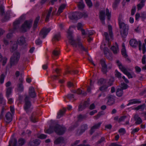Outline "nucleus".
Instances as JSON below:
<instances>
[{"instance_id": "nucleus-14", "label": "nucleus", "mask_w": 146, "mask_h": 146, "mask_svg": "<svg viewBox=\"0 0 146 146\" xmlns=\"http://www.w3.org/2000/svg\"><path fill=\"white\" fill-rule=\"evenodd\" d=\"M101 124L102 122H98L97 123L95 124L91 128L90 131V134L91 135H92L95 132L96 129H98L100 128Z\"/></svg>"}, {"instance_id": "nucleus-47", "label": "nucleus", "mask_w": 146, "mask_h": 146, "mask_svg": "<svg viewBox=\"0 0 146 146\" xmlns=\"http://www.w3.org/2000/svg\"><path fill=\"white\" fill-rule=\"evenodd\" d=\"M145 43H143L142 45V50L143 54H144L146 52V48L145 44H146V39L144 40Z\"/></svg>"}, {"instance_id": "nucleus-25", "label": "nucleus", "mask_w": 146, "mask_h": 146, "mask_svg": "<svg viewBox=\"0 0 146 146\" xmlns=\"http://www.w3.org/2000/svg\"><path fill=\"white\" fill-rule=\"evenodd\" d=\"M141 102V101L137 99H134L130 100L129 101V103L127 104V106H128L131 104H139Z\"/></svg>"}, {"instance_id": "nucleus-30", "label": "nucleus", "mask_w": 146, "mask_h": 146, "mask_svg": "<svg viewBox=\"0 0 146 146\" xmlns=\"http://www.w3.org/2000/svg\"><path fill=\"white\" fill-rule=\"evenodd\" d=\"M40 17L39 16H38L36 18L33 25V27L34 29H35L37 27L38 22L40 20Z\"/></svg>"}, {"instance_id": "nucleus-34", "label": "nucleus", "mask_w": 146, "mask_h": 146, "mask_svg": "<svg viewBox=\"0 0 146 146\" xmlns=\"http://www.w3.org/2000/svg\"><path fill=\"white\" fill-rule=\"evenodd\" d=\"M66 110V109H63V110H60L58 114V115L57 116V118H59L61 117L65 113Z\"/></svg>"}, {"instance_id": "nucleus-64", "label": "nucleus", "mask_w": 146, "mask_h": 146, "mask_svg": "<svg viewBox=\"0 0 146 146\" xmlns=\"http://www.w3.org/2000/svg\"><path fill=\"white\" fill-rule=\"evenodd\" d=\"M119 133H123V134L125 133L126 132L125 129L123 128L120 129L119 131Z\"/></svg>"}, {"instance_id": "nucleus-56", "label": "nucleus", "mask_w": 146, "mask_h": 146, "mask_svg": "<svg viewBox=\"0 0 146 146\" xmlns=\"http://www.w3.org/2000/svg\"><path fill=\"white\" fill-rule=\"evenodd\" d=\"M46 135L44 134H41L38 136V137L40 139H44L46 138Z\"/></svg>"}, {"instance_id": "nucleus-9", "label": "nucleus", "mask_w": 146, "mask_h": 146, "mask_svg": "<svg viewBox=\"0 0 146 146\" xmlns=\"http://www.w3.org/2000/svg\"><path fill=\"white\" fill-rule=\"evenodd\" d=\"M20 21H15L13 23V29H11L9 31L11 33L8 34L7 35V38H10L12 36V33H14L15 31L17 30L18 28V24L19 23Z\"/></svg>"}, {"instance_id": "nucleus-18", "label": "nucleus", "mask_w": 146, "mask_h": 146, "mask_svg": "<svg viewBox=\"0 0 146 146\" xmlns=\"http://www.w3.org/2000/svg\"><path fill=\"white\" fill-rule=\"evenodd\" d=\"M29 95L31 98H34L36 96L34 88L33 87H30L29 89Z\"/></svg>"}, {"instance_id": "nucleus-40", "label": "nucleus", "mask_w": 146, "mask_h": 146, "mask_svg": "<svg viewBox=\"0 0 146 146\" xmlns=\"http://www.w3.org/2000/svg\"><path fill=\"white\" fill-rule=\"evenodd\" d=\"M115 75L116 77L119 78H121L122 77L121 73L117 70H115Z\"/></svg>"}, {"instance_id": "nucleus-20", "label": "nucleus", "mask_w": 146, "mask_h": 146, "mask_svg": "<svg viewBox=\"0 0 146 146\" xmlns=\"http://www.w3.org/2000/svg\"><path fill=\"white\" fill-rule=\"evenodd\" d=\"M17 43L20 45H22L25 43V38L21 36L18 38L17 40Z\"/></svg>"}, {"instance_id": "nucleus-6", "label": "nucleus", "mask_w": 146, "mask_h": 146, "mask_svg": "<svg viewBox=\"0 0 146 146\" xmlns=\"http://www.w3.org/2000/svg\"><path fill=\"white\" fill-rule=\"evenodd\" d=\"M119 28L121 29L120 33L122 37L125 38L128 34L129 27L124 23H119Z\"/></svg>"}, {"instance_id": "nucleus-5", "label": "nucleus", "mask_w": 146, "mask_h": 146, "mask_svg": "<svg viewBox=\"0 0 146 146\" xmlns=\"http://www.w3.org/2000/svg\"><path fill=\"white\" fill-rule=\"evenodd\" d=\"M33 22V20L31 19L25 21L20 28L21 31L25 33L29 30L32 26Z\"/></svg>"}, {"instance_id": "nucleus-50", "label": "nucleus", "mask_w": 146, "mask_h": 146, "mask_svg": "<svg viewBox=\"0 0 146 146\" xmlns=\"http://www.w3.org/2000/svg\"><path fill=\"white\" fill-rule=\"evenodd\" d=\"M5 77V76L4 74H2L0 77V82L1 84L3 83Z\"/></svg>"}, {"instance_id": "nucleus-31", "label": "nucleus", "mask_w": 146, "mask_h": 146, "mask_svg": "<svg viewBox=\"0 0 146 146\" xmlns=\"http://www.w3.org/2000/svg\"><path fill=\"white\" fill-rule=\"evenodd\" d=\"M52 10H49L46 11L47 15L45 19V21L46 22H48V21L52 12Z\"/></svg>"}, {"instance_id": "nucleus-19", "label": "nucleus", "mask_w": 146, "mask_h": 146, "mask_svg": "<svg viewBox=\"0 0 146 146\" xmlns=\"http://www.w3.org/2000/svg\"><path fill=\"white\" fill-rule=\"evenodd\" d=\"M133 118L134 120L136 121L135 123L136 125L140 124L142 122L141 119L137 114H135L134 115Z\"/></svg>"}, {"instance_id": "nucleus-44", "label": "nucleus", "mask_w": 146, "mask_h": 146, "mask_svg": "<svg viewBox=\"0 0 146 146\" xmlns=\"http://www.w3.org/2000/svg\"><path fill=\"white\" fill-rule=\"evenodd\" d=\"M121 66V68L120 69L125 74L128 72V71L124 66Z\"/></svg>"}, {"instance_id": "nucleus-27", "label": "nucleus", "mask_w": 146, "mask_h": 146, "mask_svg": "<svg viewBox=\"0 0 146 146\" xmlns=\"http://www.w3.org/2000/svg\"><path fill=\"white\" fill-rule=\"evenodd\" d=\"M123 94V90L121 88H118L117 89L116 91V95L117 96L119 97L121 96Z\"/></svg>"}, {"instance_id": "nucleus-55", "label": "nucleus", "mask_w": 146, "mask_h": 146, "mask_svg": "<svg viewBox=\"0 0 146 146\" xmlns=\"http://www.w3.org/2000/svg\"><path fill=\"white\" fill-rule=\"evenodd\" d=\"M86 35H88V36H90V35H93V32L92 31H88L87 30L86 31Z\"/></svg>"}, {"instance_id": "nucleus-48", "label": "nucleus", "mask_w": 146, "mask_h": 146, "mask_svg": "<svg viewBox=\"0 0 146 146\" xmlns=\"http://www.w3.org/2000/svg\"><path fill=\"white\" fill-rule=\"evenodd\" d=\"M103 115V114L102 111L99 112L98 114L96 116H95L94 117L95 119H97L99 118L101 115Z\"/></svg>"}, {"instance_id": "nucleus-37", "label": "nucleus", "mask_w": 146, "mask_h": 146, "mask_svg": "<svg viewBox=\"0 0 146 146\" xmlns=\"http://www.w3.org/2000/svg\"><path fill=\"white\" fill-rule=\"evenodd\" d=\"M17 44L16 43L14 44L12 46L10 49V51L11 52H13L15 50H16L17 48Z\"/></svg>"}, {"instance_id": "nucleus-16", "label": "nucleus", "mask_w": 146, "mask_h": 146, "mask_svg": "<svg viewBox=\"0 0 146 146\" xmlns=\"http://www.w3.org/2000/svg\"><path fill=\"white\" fill-rule=\"evenodd\" d=\"M108 100L107 104L110 106L114 104L115 102L114 96L112 95H110L107 97Z\"/></svg>"}, {"instance_id": "nucleus-8", "label": "nucleus", "mask_w": 146, "mask_h": 146, "mask_svg": "<svg viewBox=\"0 0 146 146\" xmlns=\"http://www.w3.org/2000/svg\"><path fill=\"white\" fill-rule=\"evenodd\" d=\"M30 98L29 97L26 96L25 99V104L24 106V108L26 111L27 113H28L31 111L32 108H31V104L30 100Z\"/></svg>"}, {"instance_id": "nucleus-39", "label": "nucleus", "mask_w": 146, "mask_h": 146, "mask_svg": "<svg viewBox=\"0 0 146 146\" xmlns=\"http://www.w3.org/2000/svg\"><path fill=\"white\" fill-rule=\"evenodd\" d=\"M81 1L79 2L78 3V8L80 9H83L84 7V4L83 3V2L82 1Z\"/></svg>"}, {"instance_id": "nucleus-3", "label": "nucleus", "mask_w": 146, "mask_h": 146, "mask_svg": "<svg viewBox=\"0 0 146 146\" xmlns=\"http://www.w3.org/2000/svg\"><path fill=\"white\" fill-rule=\"evenodd\" d=\"M88 17V14L85 12L81 13L78 12H75L70 13L69 14V18L72 20H78L82 17L86 18Z\"/></svg>"}, {"instance_id": "nucleus-35", "label": "nucleus", "mask_w": 146, "mask_h": 146, "mask_svg": "<svg viewBox=\"0 0 146 146\" xmlns=\"http://www.w3.org/2000/svg\"><path fill=\"white\" fill-rule=\"evenodd\" d=\"M119 88H121L123 90H125L127 89L128 87V85L123 82L121 83V86Z\"/></svg>"}, {"instance_id": "nucleus-41", "label": "nucleus", "mask_w": 146, "mask_h": 146, "mask_svg": "<svg viewBox=\"0 0 146 146\" xmlns=\"http://www.w3.org/2000/svg\"><path fill=\"white\" fill-rule=\"evenodd\" d=\"M12 142H13V146H16L17 143V140L15 139H14L13 141H9L8 146H11V144Z\"/></svg>"}, {"instance_id": "nucleus-57", "label": "nucleus", "mask_w": 146, "mask_h": 146, "mask_svg": "<svg viewBox=\"0 0 146 146\" xmlns=\"http://www.w3.org/2000/svg\"><path fill=\"white\" fill-rule=\"evenodd\" d=\"M104 35L106 38V40L109 42V38L108 34L107 32H105L104 33Z\"/></svg>"}, {"instance_id": "nucleus-15", "label": "nucleus", "mask_w": 146, "mask_h": 146, "mask_svg": "<svg viewBox=\"0 0 146 146\" xmlns=\"http://www.w3.org/2000/svg\"><path fill=\"white\" fill-rule=\"evenodd\" d=\"M50 30V28H43L40 31L39 34V36L43 38H44Z\"/></svg>"}, {"instance_id": "nucleus-24", "label": "nucleus", "mask_w": 146, "mask_h": 146, "mask_svg": "<svg viewBox=\"0 0 146 146\" xmlns=\"http://www.w3.org/2000/svg\"><path fill=\"white\" fill-rule=\"evenodd\" d=\"M122 47L123 48L121 50L122 54L125 58H126L128 56V55L127 54L126 50L124 43L122 44Z\"/></svg>"}, {"instance_id": "nucleus-11", "label": "nucleus", "mask_w": 146, "mask_h": 146, "mask_svg": "<svg viewBox=\"0 0 146 146\" xmlns=\"http://www.w3.org/2000/svg\"><path fill=\"white\" fill-rule=\"evenodd\" d=\"M138 42L139 43V50H141L142 44L141 41L140 40L138 42L135 39H132L129 41L130 45L133 47L135 48L137 47L138 45Z\"/></svg>"}, {"instance_id": "nucleus-42", "label": "nucleus", "mask_w": 146, "mask_h": 146, "mask_svg": "<svg viewBox=\"0 0 146 146\" xmlns=\"http://www.w3.org/2000/svg\"><path fill=\"white\" fill-rule=\"evenodd\" d=\"M144 2H142V1H141V2L137 5V7L138 9H141L142 8L144 5Z\"/></svg>"}, {"instance_id": "nucleus-32", "label": "nucleus", "mask_w": 146, "mask_h": 146, "mask_svg": "<svg viewBox=\"0 0 146 146\" xmlns=\"http://www.w3.org/2000/svg\"><path fill=\"white\" fill-rule=\"evenodd\" d=\"M108 86L106 84L104 85L99 88V90L100 91H102L103 92H106Z\"/></svg>"}, {"instance_id": "nucleus-46", "label": "nucleus", "mask_w": 146, "mask_h": 146, "mask_svg": "<svg viewBox=\"0 0 146 146\" xmlns=\"http://www.w3.org/2000/svg\"><path fill=\"white\" fill-rule=\"evenodd\" d=\"M88 6L89 7L92 6V3L91 0H85Z\"/></svg>"}, {"instance_id": "nucleus-7", "label": "nucleus", "mask_w": 146, "mask_h": 146, "mask_svg": "<svg viewBox=\"0 0 146 146\" xmlns=\"http://www.w3.org/2000/svg\"><path fill=\"white\" fill-rule=\"evenodd\" d=\"M20 54L18 52H14L10 58V63L11 66L16 65L19 60Z\"/></svg>"}, {"instance_id": "nucleus-58", "label": "nucleus", "mask_w": 146, "mask_h": 146, "mask_svg": "<svg viewBox=\"0 0 146 146\" xmlns=\"http://www.w3.org/2000/svg\"><path fill=\"white\" fill-rule=\"evenodd\" d=\"M105 138L104 137H102L99 141H98L97 143L98 144L101 143L105 141Z\"/></svg>"}, {"instance_id": "nucleus-21", "label": "nucleus", "mask_w": 146, "mask_h": 146, "mask_svg": "<svg viewBox=\"0 0 146 146\" xmlns=\"http://www.w3.org/2000/svg\"><path fill=\"white\" fill-rule=\"evenodd\" d=\"M6 118V121L7 123H9L11 122L12 119V115L10 112L7 113L5 115Z\"/></svg>"}, {"instance_id": "nucleus-45", "label": "nucleus", "mask_w": 146, "mask_h": 146, "mask_svg": "<svg viewBox=\"0 0 146 146\" xmlns=\"http://www.w3.org/2000/svg\"><path fill=\"white\" fill-rule=\"evenodd\" d=\"M25 141L24 139H20L18 141V143L19 145H20V146H21L23 145L25 143Z\"/></svg>"}, {"instance_id": "nucleus-28", "label": "nucleus", "mask_w": 146, "mask_h": 146, "mask_svg": "<svg viewBox=\"0 0 146 146\" xmlns=\"http://www.w3.org/2000/svg\"><path fill=\"white\" fill-rule=\"evenodd\" d=\"M64 139L62 137H58L54 141V143L57 145L63 142Z\"/></svg>"}, {"instance_id": "nucleus-63", "label": "nucleus", "mask_w": 146, "mask_h": 146, "mask_svg": "<svg viewBox=\"0 0 146 146\" xmlns=\"http://www.w3.org/2000/svg\"><path fill=\"white\" fill-rule=\"evenodd\" d=\"M122 15L121 14H120L119 17L118 19V21H119V23H120L123 22L122 21Z\"/></svg>"}, {"instance_id": "nucleus-61", "label": "nucleus", "mask_w": 146, "mask_h": 146, "mask_svg": "<svg viewBox=\"0 0 146 146\" xmlns=\"http://www.w3.org/2000/svg\"><path fill=\"white\" fill-rule=\"evenodd\" d=\"M74 95L73 94H68L67 96H66V97L67 98L70 99V100L72 98H74Z\"/></svg>"}, {"instance_id": "nucleus-1", "label": "nucleus", "mask_w": 146, "mask_h": 146, "mask_svg": "<svg viewBox=\"0 0 146 146\" xmlns=\"http://www.w3.org/2000/svg\"><path fill=\"white\" fill-rule=\"evenodd\" d=\"M71 27H70L68 31L67 32L68 36L67 37L69 39V42L72 45L73 47L75 48H76L77 47L76 42H78V45L79 48L81 50L87 52L88 51L87 48H85L82 42H80V38H77L76 41L74 39L73 36L72 35L73 32L72 31L70 30Z\"/></svg>"}, {"instance_id": "nucleus-13", "label": "nucleus", "mask_w": 146, "mask_h": 146, "mask_svg": "<svg viewBox=\"0 0 146 146\" xmlns=\"http://www.w3.org/2000/svg\"><path fill=\"white\" fill-rule=\"evenodd\" d=\"M100 62L102 66V71L104 74H106L107 72V67L106 63L105 60L103 58L102 59L100 60Z\"/></svg>"}, {"instance_id": "nucleus-53", "label": "nucleus", "mask_w": 146, "mask_h": 146, "mask_svg": "<svg viewBox=\"0 0 146 146\" xmlns=\"http://www.w3.org/2000/svg\"><path fill=\"white\" fill-rule=\"evenodd\" d=\"M42 41L39 38H38L35 41V43L37 45L41 44L42 43Z\"/></svg>"}, {"instance_id": "nucleus-33", "label": "nucleus", "mask_w": 146, "mask_h": 146, "mask_svg": "<svg viewBox=\"0 0 146 146\" xmlns=\"http://www.w3.org/2000/svg\"><path fill=\"white\" fill-rule=\"evenodd\" d=\"M31 121L34 123H35L37 121V119L36 117L35 114L33 113L32 114L31 117H30Z\"/></svg>"}, {"instance_id": "nucleus-51", "label": "nucleus", "mask_w": 146, "mask_h": 146, "mask_svg": "<svg viewBox=\"0 0 146 146\" xmlns=\"http://www.w3.org/2000/svg\"><path fill=\"white\" fill-rule=\"evenodd\" d=\"M83 27V25L82 23H78L77 27L78 30H80L81 29H82Z\"/></svg>"}, {"instance_id": "nucleus-4", "label": "nucleus", "mask_w": 146, "mask_h": 146, "mask_svg": "<svg viewBox=\"0 0 146 146\" xmlns=\"http://www.w3.org/2000/svg\"><path fill=\"white\" fill-rule=\"evenodd\" d=\"M106 15L107 16L108 20H110L111 17V12H109L108 10H106V11L104 10L100 11L99 17L103 25L105 24L104 21Z\"/></svg>"}, {"instance_id": "nucleus-62", "label": "nucleus", "mask_w": 146, "mask_h": 146, "mask_svg": "<svg viewBox=\"0 0 146 146\" xmlns=\"http://www.w3.org/2000/svg\"><path fill=\"white\" fill-rule=\"evenodd\" d=\"M52 54L55 56H57L58 55L59 53L58 51L54 50L53 51Z\"/></svg>"}, {"instance_id": "nucleus-36", "label": "nucleus", "mask_w": 146, "mask_h": 146, "mask_svg": "<svg viewBox=\"0 0 146 146\" xmlns=\"http://www.w3.org/2000/svg\"><path fill=\"white\" fill-rule=\"evenodd\" d=\"M17 90L19 92H22L23 90V84L19 83L17 84Z\"/></svg>"}, {"instance_id": "nucleus-26", "label": "nucleus", "mask_w": 146, "mask_h": 146, "mask_svg": "<svg viewBox=\"0 0 146 146\" xmlns=\"http://www.w3.org/2000/svg\"><path fill=\"white\" fill-rule=\"evenodd\" d=\"M12 92V88L11 87L8 88L6 89V96L8 98L10 95H11Z\"/></svg>"}, {"instance_id": "nucleus-10", "label": "nucleus", "mask_w": 146, "mask_h": 146, "mask_svg": "<svg viewBox=\"0 0 146 146\" xmlns=\"http://www.w3.org/2000/svg\"><path fill=\"white\" fill-rule=\"evenodd\" d=\"M0 15L3 17L2 19L3 22H5L9 19L10 11H9L5 12L4 10H0Z\"/></svg>"}, {"instance_id": "nucleus-23", "label": "nucleus", "mask_w": 146, "mask_h": 146, "mask_svg": "<svg viewBox=\"0 0 146 146\" xmlns=\"http://www.w3.org/2000/svg\"><path fill=\"white\" fill-rule=\"evenodd\" d=\"M107 81L106 79L102 78L98 80V83L100 85H104L106 84Z\"/></svg>"}, {"instance_id": "nucleus-29", "label": "nucleus", "mask_w": 146, "mask_h": 146, "mask_svg": "<svg viewBox=\"0 0 146 146\" xmlns=\"http://www.w3.org/2000/svg\"><path fill=\"white\" fill-rule=\"evenodd\" d=\"M115 44L117 46L116 47L113 46L111 48V49L113 51V53L114 54H117L119 51L117 44L116 43H115Z\"/></svg>"}, {"instance_id": "nucleus-54", "label": "nucleus", "mask_w": 146, "mask_h": 146, "mask_svg": "<svg viewBox=\"0 0 146 146\" xmlns=\"http://www.w3.org/2000/svg\"><path fill=\"white\" fill-rule=\"evenodd\" d=\"M127 117L126 116H123L121 117L119 119L118 122H120L121 121H124V120Z\"/></svg>"}, {"instance_id": "nucleus-22", "label": "nucleus", "mask_w": 146, "mask_h": 146, "mask_svg": "<svg viewBox=\"0 0 146 146\" xmlns=\"http://www.w3.org/2000/svg\"><path fill=\"white\" fill-rule=\"evenodd\" d=\"M88 129V125L87 124H85L82 125L81 127L80 131L79 132V134H81L84 133Z\"/></svg>"}, {"instance_id": "nucleus-49", "label": "nucleus", "mask_w": 146, "mask_h": 146, "mask_svg": "<svg viewBox=\"0 0 146 146\" xmlns=\"http://www.w3.org/2000/svg\"><path fill=\"white\" fill-rule=\"evenodd\" d=\"M108 29L109 31V35L110 37H111L112 35V27L111 26L109 25L108 26Z\"/></svg>"}, {"instance_id": "nucleus-59", "label": "nucleus", "mask_w": 146, "mask_h": 146, "mask_svg": "<svg viewBox=\"0 0 146 146\" xmlns=\"http://www.w3.org/2000/svg\"><path fill=\"white\" fill-rule=\"evenodd\" d=\"M139 130V128H137L133 129L131 132V133L133 134L135 133L138 132Z\"/></svg>"}, {"instance_id": "nucleus-2", "label": "nucleus", "mask_w": 146, "mask_h": 146, "mask_svg": "<svg viewBox=\"0 0 146 146\" xmlns=\"http://www.w3.org/2000/svg\"><path fill=\"white\" fill-rule=\"evenodd\" d=\"M66 130V128L61 125L56 124L52 126H50L49 128L46 130L45 132L48 133H51L54 131L57 134L61 135L63 134Z\"/></svg>"}, {"instance_id": "nucleus-52", "label": "nucleus", "mask_w": 146, "mask_h": 146, "mask_svg": "<svg viewBox=\"0 0 146 146\" xmlns=\"http://www.w3.org/2000/svg\"><path fill=\"white\" fill-rule=\"evenodd\" d=\"M76 127V126L75 125H72L69 128L68 130L69 131H71L73 130Z\"/></svg>"}, {"instance_id": "nucleus-17", "label": "nucleus", "mask_w": 146, "mask_h": 146, "mask_svg": "<svg viewBox=\"0 0 146 146\" xmlns=\"http://www.w3.org/2000/svg\"><path fill=\"white\" fill-rule=\"evenodd\" d=\"M40 143V140L36 139L34 140H31L29 142L28 145L30 146H37Z\"/></svg>"}, {"instance_id": "nucleus-38", "label": "nucleus", "mask_w": 146, "mask_h": 146, "mask_svg": "<svg viewBox=\"0 0 146 146\" xmlns=\"http://www.w3.org/2000/svg\"><path fill=\"white\" fill-rule=\"evenodd\" d=\"M60 35L59 33H57L54 35L53 40H58L60 38Z\"/></svg>"}, {"instance_id": "nucleus-43", "label": "nucleus", "mask_w": 146, "mask_h": 146, "mask_svg": "<svg viewBox=\"0 0 146 146\" xmlns=\"http://www.w3.org/2000/svg\"><path fill=\"white\" fill-rule=\"evenodd\" d=\"M78 117L79 120H82L83 119H86L87 118V116L85 115H82L81 114H80L79 115Z\"/></svg>"}, {"instance_id": "nucleus-60", "label": "nucleus", "mask_w": 146, "mask_h": 146, "mask_svg": "<svg viewBox=\"0 0 146 146\" xmlns=\"http://www.w3.org/2000/svg\"><path fill=\"white\" fill-rule=\"evenodd\" d=\"M4 43L6 45H7L9 44V41L6 38H4L3 40Z\"/></svg>"}, {"instance_id": "nucleus-12", "label": "nucleus", "mask_w": 146, "mask_h": 146, "mask_svg": "<svg viewBox=\"0 0 146 146\" xmlns=\"http://www.w3.org/2000/svg\"><path fill=\"white\" fill-rule=\"evenodd\" d=\"M90 104L89 99H88L86 101L84 102V104L81 103L78 106V110L79 111H82L85 109Z\"/></svg>"}]
</instances>
